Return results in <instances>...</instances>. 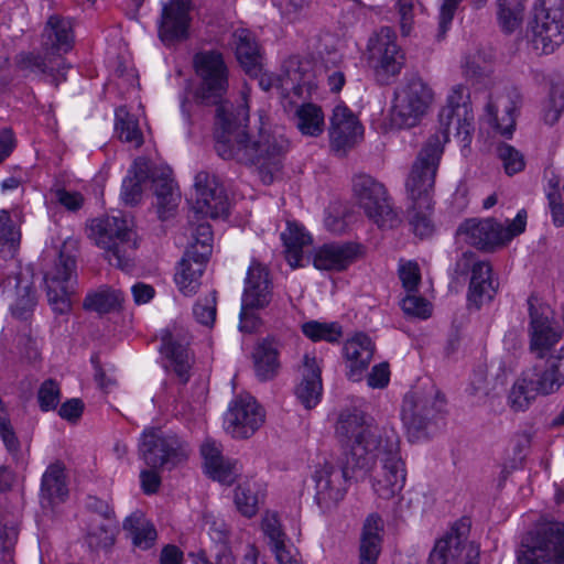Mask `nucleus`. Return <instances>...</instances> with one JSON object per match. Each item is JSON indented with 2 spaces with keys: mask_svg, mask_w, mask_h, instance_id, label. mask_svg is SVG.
I'll return each instance as SVG.
<instances>
[{
  "mask_svg": "<svg viewBox=\"0 0 564 564\" xmlns=\"http://www.w3.org/2000/svg\"><path fill=\"white\" fill-rule=\"evenodd\" d=\"M345 415L359 417L364 426L369 425L377 430L376 448L371 451L369 470L372 468L376 458L380 460L381 470L375 476L372 488L381 499L389 500L393 498L401 492L406 478L405 463L400 454L398 435L393 431H382L372 417L361 411H345Z\"/></svg>",
  "mask_w": 564,
  "mask_h": 564,
  "instance_id": "nucleus-5",
  "label": "nucleus"
},
{
  "mask_svg": "<svg viewBox=\"0 0 564 564\" xmlns=\"http://www.w3.org/2000/svg\"><path fill=\"white\" fill-rule=\"evenodd\" d=\"M189 340L185 330L173 326L161 333L159 348L162 365L167 372H173L182 384L188 382L194 356L191 352Z\"/></svg>",
  "mask_w": 564,
  "mask_h": 564,
  "instance_id": "nucleus-17",
  "label": "nucleus"
},
{
  "mask_svg": "<svg viewBox=\"0 0 564 564\" xmlns=\"http://www.w3.org/2000/svg\"><path fill=\"white\" fill-rule=\"evenodd\" d=\"M279 348L271 339H264L254 349L253 364L256 376L261 381L273 379L279 371Z\"/></svg>",
  "mask_w": 564,
  "mask_h": 564,
  "instance_id": "nucleus-39",
  "label": "nucleus"
},
{
  "mask_svg": "<svg viewBox=\"0 0 564 564\" xmlns=\"http://www.w3.org/2000/svg\"><path fill=\"white\" fill-rule=\"evenodd\" d=\"M522 104V96L517 88H511L506 95L491 99L486 111L490 124L502 135L510 138L516 127L517 111Z\"/></svg>",
  "mask_w": 564,
  "mask_h": 564,
  "instance_id": "nucleus-24",
  "label": "nucleus"
},
{
  "mask_svg": "<svg viewBox=\"0 0 564 564\" xmlns=\"http://www.w3.org/2000/svg\"><path fill=\"white\" fill-rule=\"evenodd\" d=\"M527 226V212L521 209L516 218L507 226L503 227L499 224V236L501 245H505L512 240L516 236H519L525 230Z\"/></svg>",
  "mask_w": 564,
  "mask_h": 564,
  "instance_id": "nucleus-61",
  "label": "nucleus"
},
{
  "mask_svg": "<svg viewBox=\"0 0 564 564\" xmlns=\"http://www.w3.org/2000/svg\"><path fill=\"white\" fill-rule=\"evenodd\" d=\"M115 131L123 142L139 148L143 144V135L139 128L138 118L130 113L124 106L116 109Z\"/></svg>",
  "mask_w": 564,
  "mask_h": 564,
  "instance_id": "nucleus-43",
  "label": "nucleus"
},
{
  "mask_svg": "<svg viewBox=\"0 0 564 564\" xmlns=\"http://www.w3.org/2000/svg\"><path fill=\"white\" fill-rule=\"evenodd\" d=\"M303 334L313 341L325 340L336 343L343 335L341 326L338 323H321L310 321L302 325Z\"/></svg>",
  "mask_w": 564,
  "mask_h": 564,
  "instance_id": "nucleus-48",
  "label": "nucleus"
},
{
  "mask_svg": "<svg viewBox=\"0 0 564 564\" xmlns=\"http://www.w3.org/2000/svg\"><path fill=\"white\" fill-rule=\"evenodd\" d=\"M278 564H304L300 552L286 542L270 549Z\"/></svg>",
  "mask_w": 564,
  "mask_h": 564,
  "instance_id": "nucleus-64",
  "label": "nucleus"
},
{
  "mask_svg": "<svg viewBox=\"0 0 564 564\" xmlns=\"http://www.w3.org/2000/svg\"><path fill=\"white\" fill-rule=\"evenodd\" d=\"M498 286L499 283L492 278V267L486 260L470 276L467 291L468 308L480 310L482 305L490 303L498 292Z\"/></svg>",
  "mask_w": 564,
  "mask_h": 564,
  "instance_id": "nucleus-30",
  "label": "nucleus"
},
{
  "mask_svg": "<svg viewBox=\"0 0 564 564\" xmlns=\"http://www.w3.org/2000/svg\"><path fill=\"white\" fill-rule=\"evenodd\" d=\"M67 249L68 245L65 243L59 251L54 269L44 275L48 303L58 314H65L70 310L69 294L73 289L76 260Z\"/></svg>",
  "mask_w": 564,
  "mask_h": 564,
  "instance_id": "nucleus-18",
  "label": "nucleus"
},
{
  "mask_svg": "<svg viewBox=\"0 0 564 564\" xmlns=\"http://www.w3.org/2000/svg\"><path fill=\"white\" fill-rule=\"evenodd\" d=\"M68 496L64 465L61 463L51 464L42 476L41 503L43 507H54L62 503Z\"/></svg>",
  "mask_w": 564,
  "mask_h": 564,
  "instance_id": "nucleus-35",
  "label": "nucleus"
},
{
  "mask_svg": "<svg viewBox=\"0 0 564 564\" xmlns=\"http://www.w3.org/2000/svg\"><path fill=\"white\" fill-rule=\"evenodd\" d=\"M249 119L246 104L234 108L221 104L216 109L215 150L224 160H234L258 169L263 184L273 183L290 149V141L280 127L272 126L264 111L258 112L256 131L245 130Z\"/></svg>",
  "mask_w": 564,
  "mask_h": 564,
  "instance_id": "nucleus-1",
  "label": "nucleus"
},
{
  "mask_svg": "<svg viewBox=\"0 0 564 564\" xmlns=\"http://www.w3.org/2000/svg\"><path fill=\"white\" fill-rule=\"evenodd\" d=\"M367 48L369 63L372 65L379 83L389 84L392 77L400 74L405 57L397 44V34L392 28L382 26L370 36Z\"/></svg>",
  "mask_w": 564,
  "mask_h": 564,
  "instance_id": "nucleus-15",
  "label": "nucleus"
},
{
  "mask_svg": "<svg viewBox=\"0 0 564 564\" xmlns=\"http://www.w3.org/2000/svg\"><path fill=\"white\" fill-rule=\"evenodd\" d=\"M360 252L357 243H325L316 250L313 264L318 270L343 271L358 259Z\"/></svg>",
  "mask_w": 564,
  "mask_h": 564,
  "instance_id": "nucleus-27",
  "label": "nucleus"
},
{
  "mask_svg": "<svg viewBox=\"0 0 564 564\" xmlns=\"http://www.w3.org/2000/svg\"><path fill=\"white\" fill-rule=\"evenodd\" d=\"M497 155L502 162L505 172L508 175L517 174L525 166L523 155L507 143H500L497 147Z\"/></svg>",
  "mask_w": 564,
  "mask_h": 564,
  "instance_id": "nucleus-51",
  "label": "nucleus"
},
{
  "mask_svg": "<svg viewBox=\"0 0 564 564\" xmlns=\"http://www.w3.org/2000/svg\"><path fill=\"white\" fill-rule=\"evenodd\" d=\"M193 210L202 217L220 218L228 215V198L216 175L200 171L195 176Z\"/></svg>",
  "mask_w": 564,
  "mask_h": 564,
  "instance_id": "nucleus-19",
  "label": "nucleus"
},
{
  "mask_svg": "<svg viewBox=\"0 0 564 564\" xmlns=\"http://www.w3.org/2000/svg\"><path fill=\"white\" fill-rule=\"evenodd\" d=\"M564 0H535L531 28L533 42L543 53H553L564 42Z\"/></svg>",
  "mask_w": 564,
  "mask_h": 564,
  "instance_id": "nucleus-12",
  "label": "nucleus"
},
{
  "mask_svg": "<svg viewBox=\"0 0 564 564\" xmlns=\"http://www.w3.org/2000/svg\"><path fill=\"white\" fill-rule=\"evenodd\" d=\"M434 93L422 77L413 75L394 93L391 123L399 129L417 126L427 113Z\"/></svg>",
  "mask_w": 564,
  "mask_h": 564,
  "instance_id": "nucleus-7",
  "label": "nucleus"
},
{
  "mask_svg": "<svg viewBox=\"0 0 564 564\" xmlns=\"http://www.w3.org/2000/svg\"><path fill=\"white\" fill-rule=\"evenodd\" d=\"M364 135V127L357 116L344 104L333 108L329 118L330 145L336 151H346L355 147Z\"/></svg>",
  "mask_w": 564,
  "mask_h": 564,
  "instance_id": "nucleus-22",
  "label": "nucleus"
},
{
  "mask_svg": "<svg viewBox=\"0 0 564 564\" xmlns=\"http://www.w3.org/2000/svg\"><path fill=\"white\" fill-rule=\"evenodd\" d=\"M343 354L348 368V379L360 381L373 357L375 344L366 334H356L345 341Z\"/></svg>",
  "mask_w": 564,
  "mask_h": 564,
  "instance_id": "nucleus-28",
  "label": "nucleus"
},
{
  "mask_svg": "<svg viewBox=\"0 0 564 564\" xmlns=\"http://www.w3.org/2000/svg\"><path fill=\"white\" fill-rule=\"evenodd\" d=\"M401 306L406 315L420 318H427L431 315L430 303L421 296L409 294L402 300Z\"/></svg>",
  "mask_w": 564,
  "mask_h": 564,
  "instance_id": "nucleus-60",
  "label": "nucleus"
},
{
  "mask_svg": "<svg viewBox=\"0 0 564 564\" xmlns=\"http://www.w3.org/2000/svg\"><path fill=\"white\" fill-rule=\"evenodd\" d=\"M37 401L42 411L55 410L61 401L59 384L54 379H46L37 391Z\"/></svg>",
  "mask_w": 564,
  "mask_h": 564,
  "instance_id": "nucleus-56",
  "label": "nucleus"
},
{
  "mask_svg": "<svg viewBox=\"0 0 564 564\" xmlns=\"http://www.w3.org/2000/svg\"><path fill=\"white\" fill-rule=\"evenodd\" d=\"M206 263L207 260L193 256V252H185L175 273V282L184 295L191 296L197 292Z\"/></svg>",
  "mask_w": 564,
  "mask_h": 564,
  "instance_id": "nucleus-38",
  "label": "nucleus"
},
{
  "mask_svg": "<svg viewBox=\"0 0 564 564\" xmlns=\"http://www.w3.org/2000/svg\"><path fill=\"white\" fill-rule=\"evenodd\" d=\"M193 238L194 242L189 246V248H187L185 252H193V256L208 261L213 248V231L210 225L208 223L198 224Z\"/></svg>",
  "mask_w": 564,
  "mask_h": 564,
  "instance_id": "nucleus-50",
  "label": "nucleus"
},
{
  "mask_svg": "<svg viewBox=\"0 0 564 564\" xmlns=\"http://www.w3.org/2000/svg\"><path fill=\"white\" fill-rule=\"evenodd\" d=\"M470 530V522L463 518L451 531L438 540L432 550L429 564H479V546L465 543Z\"/></svg>",
  "mask_w": 564,
  "mask_h": 564,
  "instance_id": "nucleus-16",
  "label": "nucleus"
},
{
  "mask_svg": "<svg viewBox=\"0 0 564 564\" xmlns=\"http://www.w3.org/2000/svg\"><path fill=\"white\" fill-rule=\"evenodd\" d=\"M88 237L105 250L109 263L121 270H130L138 247L131 223L121 216H104L88 225Z\"/></svg>",
  "mask_w": 564,
  "mask_h": 564,
  "instance_id": "nucleus-6",
  "label": "nucleus"
},
{
  "mask_svg": "<svg viewBox=\"0 0 564 564\" xmlns=\"http://www.w3.org/2000/svg\"><path fill=\"white\" fill-rule=\"evenodd\" d=\"M527 303L529 351L536 359H544L563 338V327L554 311L542 303L535 294H531Z\"/></svg>",
  "mask_w": 564,
  "mask_h": 564,
  "instance_id": "nucleus-8",
  "label": "nucleus"
},
{
  "mask_svg": "<svg viewBox=\"0 0 564 564\" xmlns=\"http://www.w3.org/2000/svg\"><path fill=\"white\" fill-rule=\"evenodd\" d=\"M293 122L304 135L318 137L324 131V113L319 106L306 102L296 107Z\"/></svg>",
  "mask_w": 564,
  "mask_h": 564,
  "instance_id": "nucleus-40",
  "label": "nucleus"
},
{
  "mask_svg": "<svg viewBox=\"0 0 564 564\" xmlns=\"http://www.w3.org/2000/svg\"><path fill=\"white\" fill-rule=\"evenodd\" d=\"M231 46L237 61L250 76H258L261 72V56L254 35L247 29H237L231 34Z\"/></svg>",
  "mask_w": 564,
  "mask_h": 564,
  "instance_id": "nucleus-31",
  "label": "nucleus"
},
{
  "mask_svg": "<svg viewBox=\"0 0 564 564\" xmlns=\"http://www.w3.org/2000/svg\"><path fill=\"white\" fill-rule=\"evenodd\" d=\"M189 452L188 443L176 434L162 430H151L142 434L140 453L151 468L171 469L187 460Z\"/></svg>",
  "mask_w": 564,
  "mask_h": 564,
  "instance_id": "nucleus-13",
  "label": "nucleus"
},
{
  "mask_svg": "<svg viewBox=\"0 0 564 564\" xmlns=\"http://www.w3.org/2000/svg\"><path fill=\"white\" fill-rule=\"evenodd\" d=\"M281 237L285 246L286 261L292 268L301 267L303 248L311 245L312 237L302 226L292 223H288L286 230Z\"/></svg>",
  "mask_w": 564,
  "mask_h": 564,
  "instance_id": "nucleus-41",
  "label": "nucleus"
},
{
  "mask_svg": "<svg viewBox=\"0 0 564 564\" xmlns=\"http://www.w3.org/2000/svg\"><path fill=\"white\" fill-rule=\"evenodd\" d=\"M262 497L260 486L251 481L240 484L235 490L236 507L247 518H251L257 513Z\"/></svg>",
  "mask_w": 564,
  "mask_h": 564,
  "instance_id": "nucleus-45",
  "label": "nucleus"
},
{
  "mask_svg": "<svg viewBox=\"0 0 564 564\" xmlns=\"http://www.w3.org/2000/svg\"><path fill=\"white\" fill-rule=\"evenodd\" d=\"M383 520L377 513L369 514L364 523L360 539V564H377L381 552Z\"/></svg>",
  "mask_w": 564,
  "mask_h": 564,
  "instance_id": "nucleus-36",
  "label": "nucleus"
},
{
  "mask_svg": "<svg viewBox=\"0 0 564 564\" xmlns=\"http://www.w3.org/2000/svg\"><path fill=\"white\" fill-rule=\"evenodd\" d=\"M564 112V79L554 84L547 99L543 104L542 119L549 124H555Z\"/></svg>",
  "mask_w": 564,
  "mask_h": 564,
  "instance_id": "nucleus-47",
  "label": "nucleus"
},
{
  "mask_svg": "<svg viewBox=\"0 0 564 564\" xmlns=\"http://www.w3.org/2000/svg\"><path fill=\"white\" fill-rule=\"evenodd\" d=\"M399 276L408 292L415 291L421 280L420 269L415 262H406L399 268Z\"/></svg>",
  "mask_w": 564,
  "mask_h": 564,
  "instance_id": "nucleus-63",
  "label": "nucleus"
},
{
  "mask_svg": "<svg viewBox=\"0 0 564 564\" xmlns=\"http://www.w3.org/2000/svg\"><path fill=\"white\" fill-rule=\"evenodd\" d=\"M467 97L464 86L453 87L438 113L440 130L427 138L411 165L405 191L411 202L419 206L429 208L433 202L435 177L451 132L454 131L466 144L471 140L474 113Z\"/></svg>",
  "mask_w": 564,
  "mask_h": 564,
  "instance_id": "nucleus-2",
  "label": "nucleus"
},
{
  "mask_svg": "<svg viewBox=\"0 0 564 564\" xmlns=\"http://www.w3.org/2000/svg\"><path fill=\"white\" fill-rule=\"evenodd\" d=\"M240 471V465L237 460L223 458L221 462L215 464L206 470L210 478L225 485H231Z\"/></svg>",
  "mask_w": 564,
  "mask_h": 564,
  "instance_id": "nucleus-55",
  "label": "nucleus"
},
{
  "mask_svg": "<svg viewBox=\"0 0 564 564\" xmlns=\"http://www.w3.org/2000/svg\"><path fill=\"white\" fill-rule=\"evenodd\" d=\"M486 260H481L476 253L471 251L463 252L456 260L453 268V275L455 279L460 276H470L474 274L476 268L481 265Z\"/></svg>",
  "mask_w": 564,
  "mask_h": 564,
  "instance_id": "nucleus-58",
  "label": "nucleus"
},
{
  "mask_svg": "<svg viewBox=\"0 0 564 564\" xmlns=\"http://www.w3.org/2000/svg\"><path fill=\"white\" fill-rule=\"evenodd\" d=\"M322 370L315 357L305 355L301 367L302 380L295 389L297 400L307 410L315 408L323 394Z\"/></svg>",
  "mask_w": 564,
  "mask_h": 564,
  "instance_id": "nucleus-29",
  "label": "nucleus"
},
{
  "mask_svg": "<svg viewBox=\"0 0 564 564\" xmlns=\"http://www.w3.org/2000/svg\"><path fill=\"white\" fill-rule=\"evenodd\" d=\"M264 411L253 398H240L230 403L225 415V429L235 438H248L264 423Z\"/></svg>",
  "mask_w": 564,
  "mask_h": 564,
  "instance_id": "nucleus-20",
  "label": "nucleus"
},
{
  "mask_svg": "<svg viewBox=\"0 0 564 564\" xmlns=\"http://www.w3.org/2000/svg\"><path fill=\"white\" fill-rule=\"evenodd\" d=\"M123 529L131 535L135 546L148 550L156 540V530L141 513H132L123 522Z\"/></svg>",
  "mask_w": 564,
  "mask_h": 564,
  "instance_id": "nucleus-42",
  "label": "nucleus"
},
{
  "mask_svg": "<svg viewBox=\"0 0 564 564\" xmlns=\"http://www.w3.org/2000/svg\"><path fill=\"white\" fill-rule=\"evenodd\" d=\"M273 285L269 270L257 260L248 268L241 302L245 307L265 308L272 301Z\"/></svg>",
  "mask_w": 564,
  "mask_h": 564,
  "instance_id": "nucleus-23",
  "label": "nucleus"
},
{
  "mask_svg": "<svg viewBox=\"0 0 564 564\" xmlns=\"http://www.w3.org/2000/svg\"><path fill=\"white\" fill-rule=\"evenodd\" d=\"M540 379L543 390L555 393L564 386V345L556 351L550 352L544 359H539L532 367Z\"/></svg>",
  "mask_w": 564,
  "mask_h": 564,
  "instance_id": "nucleus-34",
  "label": "nucleus"
},
{
  "mask_svg": "<svg viewBox=\"0 0 564 564\" xmlns=\"http://www.w3.org/2000/svg\"><path fill=\"white\" fill-rule=\"evenodd\" d=\"M75 41L73 23L68 18L52 15L48 18L42 33V48L44 55L26 53L20 56L21 69L48 78L58 86L66 79V72L70 65L62 56L73 48Z\"/></svg>",
  "mask_w": 564,
  "mask_h": 564,
  "instance_id": "nucleus-4",
  "label": "nucleus"
},
{
  "mask_svg": "<svg viewBox=\"0 0 564 564\" xmlns=\"http://www.w3.org/2000/svg\"><path fill=\"white\" fill-rule=\"evenodd\" d=\"M540 379L532 368L524 370L513 383L508 395V403L514 412H523L529 409L538 394L549 395L543 390Z\"/></svg>",
  "mask_w": 564,
  "mask_h": 564,
  "instance_id": "nucleus-32",
  "label": "nucleus"
},
{
  "mask_svg": "<svg viewBox=\"0 0 564 564\" xmlns=\"http://www.w3.org/2000/svg\"><path fill=\"white\" fill-rule=\"evenodd\" d=\"M17 300L11 304L12 315L20 319H26L36 305L35 290L31 283H23L15 278Z\"/></svg>",
  "mask_w": 564,
  "mask_h": 564,
  "instance_id": "nucleus-46",
  "label": "nucleus"
},
{
  "mask_svg": "<svg viewBox=\"0 0 564 564\" xmlns=\"http://www.w3.org/2000/svg\"><path fill=\"white\" fill-rule=\"evenodd\" d=\"M189 0H166L162 4L159 36L166 46L182 42L188 36L191 24Z\"/></svg>",
  "mask_w": 564,
  "mask_h": 564,
  "instance_id": "nucleus-21",
  "label": "nucleus"
},
{
  "mask_svg": "<svg viewBox=\"0 0 564 564\" xmlns=\"http://www.w3.org/2000/svg\"><path fill=\"white\" fill-rule=\"evenodd\" d=\"M550 185L552 188L547 192L546 197L553 218V224L556 227H562L564 225V204L561 192L558 189V181H556L554 184H552V181H550Z\"/></svg>",
  "mask_w": 564,
  "mask_h": 564,
  "instance_id": "nucleus-59",
  "label": "nucleus"
},
{
  "mask_svg": "<svg viewBox=\"0 0 564 564\" xmlns=\"http://www.w3.org/2000/svg\"><path fill=\"white\" fill-rule=\"evenodd\" d=\"M193 65L200 80L199 97L217 104L229 88V68L223 53L216 50L199 51L193 57Z\"/></svg>",
  "mask_w": 564,
  "mask_h": 564,
  "instance_id": "nucleus-14",
  "label": "nucleus"
},
{
  "mask_svg": "<svg viewBox=\"0 0 564 564\" xmlns=\"http://www.w3.org/2000/svg\"><path fill=\"white\" fill-rule=\"evenodd\" d=\"M519 564H564V523L547 522L522 543Z\"/></svg>",
  "mask_w": 564,
  "mask_h": 564,
  "instance_id": "nucleus-11",
  "label": "nucleus"
},
{
  "mask_svg": "<svg viewBox=\"0 0 564 564\" xmlns=\"http://www.w3.org/2000/svg\"><path fill=\"white\" fill-rule=\"evenodd\" d=\"M433 210V202L429 208L419 206V204L412 203L409 210L410 225L413 232L420 238L430 237L434 231V224L431 219Z\"/></svg>",
  "mask_w": 564,
  "mask_h": 564,
  "instance_id": "nucleus-49",
  "label": "nucleus"
},
{
  "mask_svg": "<svg viewBox=\"0 0 564 564\" xmlns=\"http://www.w3.org/2000/svg\"><path fill=\"white\" fill-rule=\"evenodd\" d=\"M216 291H212L207 296L195 303L193 307L195 319L204 326H212L216 319Z\"/></svg>",
  "mask_w": 564,
  "mask_h": 564,
  "instance_id": "nucleus-53",
  "label": "nucleus"
},
{
  "mask_svg": "<svg viewBox=\"0 0 564 564\" xmlns=\"http://www.w3.org/2000/svg\"><path fill=\"white\" fill-rule=\"evenodd\" d=\"M21 234L8 210L0 209V243L13 251L20 243Z\"/></svg>",
  "mask_w": 564,
  "mask_h": 564,
  "instance_id": "nucleus-54",
  "label": "nucleus"
},
{
  "mask_svg": "<svg viewBox=\"0 0 564 564\" xmlns=\"http://www.w3.org/2000/svg\"><path fill=\"white\" fill-rule=\"evenodd\" d=\"M307 72L299 57H290L282 66L280 74H263L259 85L263 90L281 89L283 93L294 91L300 95L310 85Z\"/></svg>",
  "mask_w": 564,
  "mask_h": 564,
  "instance_id": "nucleus-25",
  "label": "nucleus"
},
{
  "mask_svg": "<svg viewBox=\"0 0 564 564\" xmlns=\"http://www.w3.org/2000/svg\"><path fill=\"white\" fill-rule=\"evenodd\" d=\"M395 8L400 17L401 33L408 36L414 22V0H397Z\"/></svg>",
  "mask_w": 564,
  "mask_h": 564,
  "instance_id": "nucleus-62",
  "label": "nucleus"
},
{
  "mask_svg": "<svg viewBox=\"0 0 564 564\" xmlns=\"http://www.w3.org/2000/svg\"><path fill=\"white\" fill-rule=\"evenodd\" d=\"M123 293L120 290L109 288L86 295L83 306L87 311L98 314H107L121 308Z\"/></svg>",
  "mask_w": 564,
  "mask_h": 564,
  "instance_id": "nucleus-44",
  "label": "nucleus"
},
{
  "mask_svg": "<svg viewBox=\"0 0 564 564\" xmlns=\"http://www.w3.org/2000/svg\"><path fill=\"white\" fill-rule=\"evenodd\" d=\"M498 21L506 33H512L521 23V10L511 8L510 0H497Z\"/></svg>",
  "mask_w": 564,
  "mask_h": 564,
  "instance_id": "nucleus-57",
  "label": "nucleus"
},
{
  "mask_svg": "<svg viewBox=\"0 0 564 564\" xmlns=\"http://www.w3.org/2000/svg\"><path fill=\"white\" fill-rule=\"evenodd\" d=\"M354 197L366 216L380 228H392L399 221L386 186L368 174L352 180Z\"/></svg>",
  "mask_w": 564,
  "mask_h": 564,
  "instance_id": "nucleus-10",
  "label": "nucleus"
},
{
  "mask_svg": "<svg viewBox=\"0 0 564 564\" xmlns=\"http://www.w3.org/2000/svg\"><path fill=\"white\" fill-rule=\"evenodd\" d=\"M499 223L494 219H466L456 230V236L463 242L481 250L501 246Z\"/></svg>",
  "mask_w": 564,
  "mask_h": 564,
  "instance_id": "nucleus-26",
  "label": "nucleus"
},
{
  "mask_svg": "<svg viewBox=\"0 0 564 564\" xmlns=\"http://www.w3.org/2000/svg\"><path fill=\"white\" fill-rule=\"evenodd\" d=\"M261 529L264 536L269 540L270 549L288 541L279 517L274 512H267L264 514L261 521Z\"/></svg>",
  "mask_w": 564,
  "mask_h": 564,
  "instance_id": "nucleus-52",
  "label": "nucleus"
},
{
  "mask_svg": "<svg viewBox=\"0 0 564 564\" xmlns=\"http://www.w3.org/2000/svg\"><path fill=\"white\" fill-rule=\"evenodd\" d=\"M444 406L445 398L433 383L409 391L403 399L401 416L410 436L419 438Z\"/></svg>",
  "mask_w": 564,
  "mask_h": 564,
  "instance_id": "nucleus-9",
  "label": "nucleus"
},
{
  "mask_svg": "<svg viewBox=\"0 0 564 564\" xmlns=\"http://www.w3.org/2000/svg\"><path fill=\"white\" fill-rule=\"evenodd\" d=\"M377 430L364 426L359 417L340 413L336 423V436L344 447L339 466L325 463L315 470V498L319 506L340 501L347 491V482L358 480L369 473L371 451L376 448Z\"/></svg>",
  "mask_w": 564,
  "mask_h": 564,
  "instance_id": "nucleus-3",
  "label": "nucleus"
},
{
  "mask_svg": "<svg viewBox=\"0 0 564 564\" xmlns=\"http://www.w3.org/2000/svg\"><path fill=\"white\" fill-rule=\"evenodd\" d=\"M153 188L159 218L161 220L172 218L176 214L181 202V193L170 177V173L162 171L159 174L156 171L153 178Z\"/></svg>",
  "mask_w": 564,
  "mask_h": 564,
  "instance_id": "nucleus-33",
  "label": "nucleus"
},
{
  "mask_svg": "<svg viewBox=\"0 0 564 564\" xmlns=\"http://www.w3.org/2000/svg\"><path fill=\"white\" fill-rule=\"evenodd\" d=\"M156 169L142 159L135 160L128 175L123 178L121 198L127 205H137L142 197V184L151 178L153 181Z\"/></svg>",
  "mask_w": 564,
  "mask_h": 564,
  "instance_id": "nucleus-37",
  "label": "nucleus"
}]
</instances>
